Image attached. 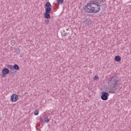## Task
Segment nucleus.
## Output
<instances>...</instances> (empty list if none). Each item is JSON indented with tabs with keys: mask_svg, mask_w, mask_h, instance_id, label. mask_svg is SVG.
I'll return each instance as SVG.
<instances>
[{
	"mask_svg": "<svg viewBox=\"0 0 131 131\" xmlns=\"http://www.w3.org/2000/svg\"><path fill=\"white\" fill-rule=\"evenodd\" d=\"M85 10L87 13L96 14L100 11V5L95 1H91L85 6Z\"/></svg>",
	"mask_w": 131,
	"mask_h": 131,
	"instance_id": "nucleus-1",
	"label": "nucleus"
},
{
	"mask_svg": "<svg viewBox=\"0 0 131 131\" xmlns=\"http://www.w3.org/2000/svg\"><path fill=\"white\" fill-rule=\"evenodd\" d=\"M117 82H118V80H117V78L115 76H113L111 78L110 81L108 83L109 86L112 88L113 89H117L116 88V85H117Z\"/></svg>",
	"mask_w": 131,
	"mask_h": 131,
	"instance_id": "nucleus-2",
	"label": "nucleus"
},
{
	"mask_svg": "<svg viewBox=\"0 0 131 131\" xmlns=\"http://www.w3.org/2000/svg\"><path fill=\"white\" fill-rule=\"evenodd\" d=\"M91 23L92 21L90 18H82V23H83L85 27L89 26Z\"/></svg>",
	"mask_w": 131,
	"mask_h": 131,
	"instance_id": "nucleus-3",
	"label": "nucleus"
},
{
	"mask_svg": "<svg viewBox=\"0 0 131 131\" xmlns=\"http://www.w3.org/2000/svg\"><path fill=\"white\" fill-rule=\"evenodd\" d=\"M101 99L103 100V101H107L108 100V97H109L110 94L107 92H103L101 93Z\"/></svg>",
	"mask_w": 131,
	"mask_h": 131,
	"instance_id": "nucleus-4",
	"label": "nucleus"
},
{
	"mask_svg": "<svg viewBox=\"0 0 131 131\" xmlns=\"http://www.w3.org/2000/svg\"><path fill=\"white\" fill-rule=\"evenodd\" d=\"M19 99V97L16 94H13L11 96V102H17V100Z\"/></svg>",
	"mask_w": 131,
	"mask_h": 131,
	"instance_id": "nucleus-5",
	"label": "nucleus"
},
{
	"mask_svg": "<svg viewBox=\"0 0 131 131\" xmlns=\"http://www.w3.org/2000/svg\"><path fill=\"white\" fill-rule=\"evenodd\" d=\"M10 72V71H9V69H4L2 70V73L3 74V75L2 76L3 77H5V75H7V74H9Z\"/></svg>",
	"mask_w": 131,
	"mask_h": 131,
	"instance_id": "nucleus-6",
	"label": "nucleus"
},
{
	"mask_svg": "<svg viewBox=\"0 0 131 131\" xmlns=\"http://www.w3.org/2000/svg\"><path fill=\"white\" fill-rule=\"evenodd\" d=\"M115 60L116 62H119V61H121V57L119 56H116L115 57Z\"/></svg>",
	"mask_w": 131,
	"mask_h": 131,
	"instance_id": "nucleus-7",
	"label": "nucleus"
},
{
	"mask_svg": "<svg viewBox=\"0 0 131 131\" xmlns=\"http://www.w3.org/2000/svg\"><path fill=\"white\" fill-rule=\"evenodd\" d=\"M44 17L46 19H50L51 16L50 15V14H49V13L45 12L44 13Z\"/></svg>",
	"mask_w": 131,
	"mask_h": 131,
	"instance_id": "nucleus-8",
	"label": "nucleus"
},
{
	"mask_svg": "<svg viewBox=\"0 0 131 131\" xmlns=\"http://www.w3.org/2000/svg\"><path fill=\"white\" fill-rule=\"evenodd\" d=\"M7 67L11 71H14V66H13L12 65H8V66H7Z\"/></svg>",
	"mask_w": 131,
	"mask_h": 131,
	"instance_id": "nucleus-9",
	"label": "nucleus"
},
{
	"mask_svg": "<svg viewBox=\"0 0 131 131\" xmlns=\"http://www.w3.org/2000/svg\"><path fill=\"white\" fill-rule=\"evenodd\" d=\"M52 10V8L51 7H46L45 9L46 12L45 13H50V11Z\"/></svg>",
	"mask_w": 131,
	"mask_h": 131,
	"instance_id": "nucleus-10",
	"label": "nucleus"
},
{
	"mask_svg": "<svg viewBox=\"0 0 131 131\" xmlns=\"http://www.w3.org/2000/svg\"><path fill=\"white\" fill-rule=\"evenodd\" d=\"M13 69H15V70H19V66H18V64H15L13 66Z\"/></svg>",
	"mask_w": 131,
	"mask_h": 131,
	"instance_id": "nucleus-11",
	"label": "nucleus"
},
{
	"mask_svg": "<svg viewBox=\"0 0 131 131\" xmlns=\"http://www.w3.org/2000/svg\"><path fill=\"white\" fill-rule=\"evenodd\" d=\"M46 8H51V7H52V5H51L50 2H47L46 4Z\"/></svg>",
	"mask_w": 131,
	"mask_h": 131,
	"instance_id": "nucleus-12",
	"label": "nucleus"
},
{
	"mask_svg": "<svg viewBox=\"0 0 131 131\" xmlns=\"http://www.w3.org/2000/svg\"><path fill=\"white\" fill-rule=\"evenodd\" d=\"M45 122H46L47 123H49V122H50V119H49V118L46 117V118H45Z\"/></svg>",
	"mask_w": 131,
	"mask_h": 131,
	"instance_id": "nucleus-13",
	"label": "nucleus"
},
{
	"mask_svg": "<svg viewBox=\"0 0 131 131\" xmlns=\"http://www.w3.org/2000/svg\"><path fill=\"white\" fill-rule=\"evenodd\" d=\"M63 2H64V0H57V3H58L59 4H63Z\"/></svg>",
	"mask_w": 131,
	"mask_h": 131,
	"instance_id": "nucleus-14",
	"label": "nucleus"
},
{
	"mask_svg": "<svg viewBox=\"0 0 131 131\" xmlns=\"http://www.w3.org/2000/svg\"><path fill=\"white\" fill-rule=\"evenodd\" d=\"M38 113H39V112H38V111L35 110V111H34V114H35V115H37L38 114Z\"/></svg>",
	"mask_w": 131,
	"mask_h": 131,
	"instance_id": "nucleus-15",
	"label": "nucleus"
},
{
	"mask_svg": "<svg viewBox=\"0 0 131 131\" xmlns=\"http://www.w3.org/2000/svg\"><path fill=\"white\" fill-rule=\"evenodd\" d=\"M97 79H99V77L95 76L94 78V80H97Z\"/></svg>",
	"mask_w": 131,
	"mask_h": 131,
	"instance_id": "nucleus-16",
	"label": "nucleus"
},
{
	"mask_svg": "<svg viewBox=\"0 0 131 131\" xmlns=\"http://www.w3.org/2000/svg\"><path fill=\"white\" fill-rule=\"evenodd\" d=\"M45 23H46V24H49V20L46 19L45 20Z\"/></svg>",
	"mask_w": 131,
	"mask_h": 131,
	"instance_id": "nucleus-17",
	"label": "nucleus"
},
{
	"mask_svg": "<svg viewBox=\"0 0 131 131\" xmlns=\"http://www.w3.org/2000/svg\"><path fill=\"white\" fill-rule=\"evenodd\" d=\"M110 93L111 94H114V93H115V91H110Z\"/></svg>",
	"mask_w": 131,
	"mask_h": 131,
	"instance_id": "nucleus-18",
	"label": "nucleus"
},
{
	"mask_svg": "<svg viewBox=\"0 0 131 131\" xmlns=\"http://www.w3.org/2000/svg\"><path fill=\"white\" fill-rule=\"evenodd\" d=\"M100 2L103 3V0H100Z\"/></svg>",
	"mask_w": 131,
	"mask_h": 131,
	"instance_id": "nucleus-19",
	"label": "nucleus"
},
{
	"mask_svg": "<svg viewBox=\"0 0 131 131\" xmlns=\"http://www.w3.org/2000/svg\"><path fill=\"white\" fill-rule=\"evenodd\" d=\"M130 3H131V1H130Z\"/></svg>",
	"mask_w": 131,
	"mask_h": 131,
	"instance_id": "nucleus-20",
	"label": "nucleus"
}]
</instances>
